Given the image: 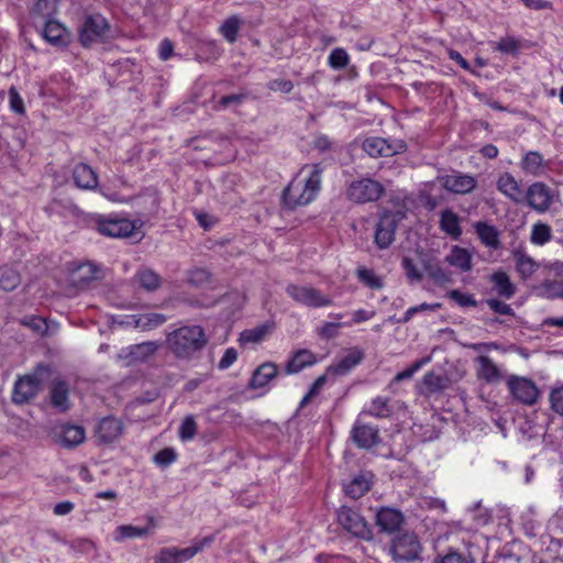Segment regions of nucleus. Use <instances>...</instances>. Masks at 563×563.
<instances>
[{
    "mask_svg": "<svg viewBox=\"0 0 563 563\" xmlns=\"http://www.w3.org/2000/svg\"><path fill=\"white\" fill-rule=\"evenodd\" d=\"M321 173L319 165L302 167L284 188V207L294 208L311 202L320 190Z\"/></svg>",
    "mask_w": 563,
    "mask_h": 563,
    "instance_id": "1",
    "label": "nucleus"
},
{
    "mask_svg": "<svg viewBox=\"0 0 563 563\" xmlns=\"http://www.w3.org/2000/svg\"><path fill=\"white\" fill-rule=\"evenodd\" d=\"M208 344V336L201 325H184L168 333L167 349L179 360H190Z\"/></svg>",
    "mask_w": 563,
    "mask_h": 563,
    "instance_id": "2",
    "label": "nucleus"
},
{
    "mask_svg": "<svg viewBox=\"0 0 563 563\" xmlns=\"http://www.w3.org/2000/svg\"><path fill=\"white\" fill-rule=\"evenodd\" d=\"M406 207L398 206L396 209L383 208L378 212V220L374 232V243L379 250L388 249L396 239V230L399 223L406 219Z\"/></svg>",
    "mask_w": 563,
    "mask_h": 563,
    "instance_id": "3",
    "label": "nucleus"
},
{
    "mask_svg": "<svg viewBox=\"0 0 563 563\" xmlns=\"http://www.w3.org/2000/svg\"><path fill=\"white\" fill-rule=\"evenodd\" d=\"M422 544L415 531L396 533L389 545V554L397 563H409L421 559Z\"/></svg>",
    "mask_w": 563,
    "mask_h": 563,
    "instance_id": "4",
    "label": "nucleus"
},
{
    "mask_svg": "<svg viewBox=\"0 0 563 563\" xmlns=\"http://www.w3.org/2000/svg\"><path fill=\"white\" fill-rule=\"evenodd\" d=\"M111 24L100 13L87 14L78 29V40L84 47L104 43L110 38Z\"/></svg>",
    "mask_w": 563,
    "mask_h": 563,
    "instance_id": "5",
    "label": "nucleus"
},
{
    "mask_svg": "<svg viewBox=\"0 0 563 563\" xmlns=\"http://www.w3.org/2000/svg\"><path fill=\"white\" fill-rule=\"evenodd\" d=\"M384 194V185L371 177L355 179L346 188L347 199L358 205L376 202Z\"/></svg>",
    "mask_w": 563,
    "mask_h": 563,
    "instance_id": "6",
    "label": "nucleus"
},
{
    "mask_svg": "<svg viewBox=\"0 0 563 563\" xmlns=\"http://www.w3.org/2000/svg\"><path fill=\"white\" fill-rule=\"evenodd\" d=\"M46 373V366L37 365L31 374L19 377L13 387L12 401L22 405L35 398Z\"/></svg>",
    "mask_w": 563,
    "mask_h": 563,
    "instance_id": "7",
    "label": "nucleus"
},
{
    "mask_svg": "<svg viewBox=\"0 0 563 563\" xmlns=\"http://www.w3.org/2000/svg\"><path fill=\"white\" fill-rule=\"evenodd\" d=\"M506 386L512 399L525 406H534L541 396L536 383L525 376L510 375L506 380Z\"/></svg>",
    "mask_w": 563,
    "mask_h": 563,
    "instance_id": "8",
    "label": "nucleus"
},
{
    "mask_svg": "<svg viewBox=\"0 0 563 563\" xmlns=\"http://www.w3.org/2000/svg\"><path fill=\"white\" fill-rule=\"evenodd\" d=\"M91 225L100 234L109 238H129L136 230V223L134 221L106 216L93 217L91 219Z\"/></svg>",
    "mask_w": 563,
    "mask_h": 563,
    "instance_id": "9",
    "label": "nucleus"
},
{
    "mask_svg": "<svg viewBox=\"0 0 563 563\" xmlns=\"http://www.w3.org/2000/svg\"><path fill=\"white\" fill-rule=\"evenodd\" d=\"M214 540V536H207L200 540H194L192 544L185 549L178 548H163L157 555V563H183L197 553H199L205 547L210 545Z\"/></svg>",
    "mask_w": 563,
    "mask_h": 563,
    "instance_id": "10",
    "label": "nucleus"
},
{
    "mask_svg": "<svg viewBox=\"0 0 563 563\" xmlns=\"http://www.w3.org/2000/svg\"><path fill=\"white\" fill-rule=\"evenodd\" d=\"M338 521L340 526L354 537L371 540L373 532L366 520L353 509L342 506L338 510Z\"/></svg>",
    "mask_w": 563,
    "mask_h": 563,
    "instance_id": "11",
    "label": "nucleus"
},
{
    "mask_svg": "<svg viewBox=\"0 0 563 563\" xmlns=\"http://www.w3.org/2000/svg\"><path fill=\"white\" fill-rule=\"evenodd\" d=\"M362 147L371 157H391L407 150L406 143L401 140L389 141L378 136L365 139Z\"/></svg>",
    "mask_w": 563,
    "mask_h": 563,
    "instance_id": "12",
    "label": "nucleus"
},
{
    "mask_svg": "<svg viewBox=\"0 0 563 563\" xmlns=\"http://www.w3.org/2000/svg\"><path fill=\"white\" fill-rule=\"evenodd\" d=\"M525 202L528 207L537 212L543 213L548 211L553 202V190L542 181L531 184L525 191Z\"/></svg>",
    "mask_w": 563,
    "mask_h": 563,
    "instance_id": "13",
    "label": "nucleus"
},
{
    "mask_svg": "<svg viewBox=\"0 0 563 563\" xmlns=\"http://www.w3.org/2000/svg\"><path fill=\"white\" fill-rule=\"evenodd\" d=\"M287 292L296 301L312 308L328 307L333 302L331 297L312 287L290 285Z\"/></svg>",
    "mask_w": 563,
    "mask_h": 563,
    "instance_id": "14",
    "label": "nucleus"
},
{
    "mask_svg": "<svg viewBox=\"0 0 563 563\" xmlns=\"http://www.w3.org/2000/svg\"><path fill=\"white\" fill-rule=\"evenodd\" d=\"M351 439L360 449H372L380 442L379 429L358 418L352 427Z\"/></svg>",
    "mask_w": 563,
    "mask_h": 563,
    "instance_id": "15",
    "label": "nucleus"
},
{
    "mask_svg": "<svg viewBox=\"0 0 563 563\" xmlns=\"http://www.w3.org/2000/svg\"><path fill=\"white\" fill-rule=\"evenodd\" d=\"M440 181L444 189L457 195L470 194L477 186L475 177L457 172L442 176Z\"/></svg>",
    "mask_w": 563,
    "mask_h": 563,
    "instance_id": "16",
    "label": "nucleus"
},
{
    "mask_svg": "<svg viewBox=\"0 0 563 563\" xmlns=\"http://www.w3.org/2000/svg\"><path fill=\"white\" fill-rule=\"evenodd\" d=\"M405 523L404 515L394 508L383 507L376 514V525L382 532L398 533Z\"/></svg>",
    "mask_w": 563,
    "mask_h": 563,
    "instance_id": "17",
    "label": "nucleus"
},
{
    "mask_svg": "<svg viewBox=\"0 0 563 563\" xmlns=\"http://www.w3.org/2000/svg\"><path fill=\"white\" fill-rule=\"evenodd\" d=\"M497 189L515 205L525 202V191L517 179L510 173H503L496 181Z\"/></svg>",
    "mask_w": 563,
    "mask_h": 563,
    "instance_id": "18",
    "label": "nucleus"
},
{
    "mask_svg": "<svg viewBox=\"0 0 563 563\" xmlns=\"http://www.w3.org/2000/svg\"><path fill=\"white\" fill-rule=\"evenodd\" d=\"M476 376L487 384H498L503 378V371L487 355H478L475 358Z\"/></svg>",
    "mask_w": 563,
    "mask_h": 563,
    "instance_id": "19",
    "label": "nucleus"
},
{
    "mask_svg": "<svg viewBox=\"0 0 563 563\" xmlns=\"http://www.w3.org/2000/svg\"><path fill=\"white\" fill-rule=\"evenodd\" d=\"M51 406L58 412H66L70 409L69 386L66 380H54L49 388Z\"/></svg>",
    "mask_w": 563,
    "mask_h": 563,
    "instance_id": "20",
    "label": "nucleus"
},
{
    "mask_svg": "<svg viewBox=\"0 0 563 563\" xmlns=\"http://www.w3.org/2000/svg\"><path fill=\"white\" fill-rule=\"evenodd\" d=\"M122 430L123 426L119 419L114 417H106L100 420L96 429V438L98 442L109 444L121 435Z\"/></svg>",
    "mask_w": 563,
    "mask_h": 563,
    "instance_id": "21",
    "label": "nucleus"
},
{
    "mask_svg": "<svg viewBox=\"0 0 563 563\" xmlns=\"http://www.w3.org/2000/svg\"><path fill=\"white\" fill-rule=\"evenodd\" d=\"M421 264L429 278L435 285L442 286L452 282V274L445 271L437 258L421 254Z\"/></svg>",
    "mask_w": 563,
    "mask_h": 563,
    "instance_id": "22",
    "label": "nucleus"
},
{
    "mask_svg": "<svg viewBox=\"0 0 563 563\" xmlns=\"http://www.w3.org/2000/svg\"><path fill=\"white\" fill-rule=\"evenodd\" d=\"M364 358V353L358 349L351 350L346 355L340 358L338 362L331 364L327 368V374L333 376H342L347 374L352 368L358 365Z\"/></svg>",
    "mask_w": 563,
    "mask_h": 563,
    "instance_id": "23",
    "label": "nucleus"
},
{
    "mask_svg": "<svg viewBox=\"0 0 563 563\" xmlns=\"http://www.w3.org/2000/svg\"><path fill=\"white\" fill-rule=\"evenodd\" d=\"M73 180L78 188L84 190H93L98 187L97 173L85 163H79L74 167Z\"/></svg>",
    "mask_w": 563,
    "mask_h": 563,
    "instance_id": "24",
    "label": "nucleus"
},
{
    "mask_svg": "<svg viewBox=\"0 0 563 563\" xmlns=\"http://www.w3.org/2000/svg\"><path fill=\"white\" fill-rule=\"evenodd\" d=\"M277 367L273 363H264L254 372L249 382L251 389H265L268 384L277 376Z\"/></svg>",
    "mask_w": 563,
    "mask_h": 563,
    "instance_id": "25",
    "label": "nucleus"
},
{
    "mask_svg": "<svg viewBox=\"0 0 563 563\" xmlns=\"http://www.w3.org/2000/svg\"><path fill=\"white\" fill-rule=\"evenodd\" d=\"M44 38L55 46H66L68 44V33L66 27L55 20H48L43 30Z\"/></svg>",
    "mask_w": 563,
    "mask_h": 563,
    "instance_id": "26",
    "label": "nucleus"
},
{
    "mask_svg": "<svg viewBox=\"0 0 563 563\" xmlns=\"http://www.w3.org/2000/svg\"><path fill=\"white\" fill-rule=\"evenodd\" d=\"M375 482V475L371 471H360L347 484H344V493H367Z\"/></svg>",
    "mask_w": 563,
    "mask_h": 563,
    "instance_id": "27",
    "label": "nucleus"
},
{
    "mask_svg": "<svg viewBox=\"0 0 563 563\" xmlns=\"http://www.w3.org/2000/svg\"><path fill=\"white\" fill-rule=\"evenodd\" d=\"M161 343L157 341H146L129 347V357L131 362L143 363L156 354L159 350Z\"/></svg>",
    "mask_w": 563,
    "mask_h": 563,
    "instance_id": "28",
    "label": "nucleus"
},
{
    "mask_svg": "<svg viewBox=\"0 0 563 563\" xmlns=\"http://www.w3.org/2000/svg\"><path fill=\"white\" fill-rule=\"evenodd\" d=\"M59 442L65 448H74L85 440V429L80 426L65 424L59 433Z\"/></svg>",
    "mask_w": 563,
    "mask_h": 563,
    "instance_id": "29",
    "label": "nucleus"
},
{
    "mask_svg": "<svg viewBox=\"0 0 563 563\" xmlns=\"http://www.w3.org/2000/svg\"><path fill=\"white\" fill-rule=\"evenodd\" d=\"M440 229L453 240H459L462 234L459 216L451 209L443 210L440 217Z\"/></svg>",
    "mask_w": 563,
    "mask_h": 563,
    "instance_id": "30",
    "label": "nucleus"
},
{
    "mask_svg": "<svg viewBox=\"0 0 563 563\" xmlns=\"http://www.w3.org/2000/svg\"><path fill=\"white\" fill-rule=\"evenodd\" d=\"M445 262L451 266L460 268L462 272L472 269V255L463 247L454 245L450 254L445 257Z\"/></svg>",
    "mask_w": 563,
    "mask_h": 563,
    "instance_id": "31",
    "label": "nucleus"
},
{
    "mask_svg": "<svg viewBox=\"0 0 563 563\" xmlns=\"http://www.w3.org/2000/svg\"><path fill=\"white\" fill-rule=\"evenodd\" d=\"M494 290L501 297L511 298L516 292V286L511 283L507 273L503 271L495 272L490 276Z\"/></svg>",
    "mask_w": 563,
    "mask_h": 563,
    "instance_id": "32",
    "label": "nucleus"
},
{
    "mask_svg": "<svg viewBox=\"0 0 563 563\" xmlns=\"http://www.w3.org/2000/svg\"><path fill=\"white\" fill-rule=\"evenodd\" d=\"M474 227L483 244L492 249L499 247V232L494 225L486 222H477Z\"/></svg>",
    "mask_w": 563,
    "mask_h": 563,
    "instance_id": "33",
    "label": "nucleus"
},
{
    "mask_svg": "<svg viewBox=\"0 0 563 563\" xmlns=\"http://www.w3.org/2000/svg\"><path fill=\"white\" fill-rule=\"evenodd\" d=\"M512 256L516 262V268L522 278L530 277L538 268L537 262L527 255L523 250L517 249L512 251Z\"/></svg>",
    "mask_w": 563,
    "mask_h": 563,
    "instance_id": "34",
    "label": "nucleus"
},
{
    "mask_svg": "<svg viewBox=\"0 0 563 563\" xmlns=\"http://www.w3.org/2000/svg\"><path fill=\"white\" fill-rule=\"evenodd\" d=\"M222 49L214 41H202L198 44L195 59L198 62H212L218 59Z\"/></svg>",
    "mask_w": 563,
    "mask_h": 563,
    "instance_id": "35",
    "label": "nucleus"
},
{
    "mask_svg": "<svg viewBox=\"0 0 563 563\" xmlns=\"http://www.w3.org/2000/svg\"><path fill=\"white\" fill-rule=\"evenodd\" d=\"M317 362L316 355L308 350H300L287 363L288 373H298L306 366L313 365Z\"/></svg>",
    "mask_w": 563,
    "mask_h": 563,
    "instance_id": "36",
    "label": "nucleus"
},
{
    "mask_svg": "<svg viewBox=\"0 0 563 563\" xmlns=\"http://www.w3.org/2000/svg\"><path fill=\"white\" fill-rule=\"evenodd\" d=\"M520 166L526 174L538 176L542 173L543 157L539 152L530 151L522 157Z\"/></svg>",
    "mask_w": 563,
    "mask_h": 563,
    "instance_id": "37",
    "label": "nucleus"
},
{
    "mask_svg": "<svg viewBox=\"0 0 563 563\" xmlns=\"http://www.w3.org/2000/svg\"><path fill=\"white\" fill-rule=\"evenodd\" d=\"M135 280L140 287L153 291L161 285V277L150 268H142L135 274Z\"/></svg>",
    "mask_w": 563,
    "mask_h": 563,
    "instance_id": "38",
    "label": "nucleus"
},
{
    "mask_svg": "<svg viewBox=\"0 0 563 563\" xmlns=\"http://www.w3.org/2000/svg\"><path fill=\"white\" fill-rule=\"evenodd\" d=\"M423 386L429 394L444 390L449 385V379L434 372H429L423 376Z\"/></svg>",
    "mask_w": 563,
    "mask_h": 563,
    "instance_id": "39",
    "label": "nucleus"
},
{
    "mask_svg": "<svg viewBox=\"0 0 563 563\" xmlns=\"http://www.w3.org/2000/svg\"><path fill=\"white\" fill-rule=\"evenodd\" d=\"M391 413V407L389 406V399L384 397H376L373 399L369 408L364 410L361 415H368L376 418H387Z\"/></svg>",
    "mask_w": 563,
    "mask_h": 563,
    "instance_id": "40",
    "label": "nucleus"
},
{
    "mask_svg": "<svg viewBox=\"0 0 563 563\" xmlns=\"http://www.w3.org/2000/svg\"><path fill=\"white\" fill-rule=\"evenodd\" d=\"M539 289L548 299L563 298V279H545Z\"/></svg>",
    "mask_w": 563,
    "mask_h": 563,
    "instance_id": "41",
    "label": "nucleus"
},
{
    "mask_svg": "<svg viewBox=\"0 0 563 563\" xmlns=\"http://www.w3.org/2000/svg\"><path fill=\"white\" fill-rule=\"evenodd\" d=\"M241 24V20L238 16L232 15L222 23L220 26V32L229 43H234L236 41Z\"/></svg>",
    "mask_w": 563,
    "mask_h": 563,
    "instance_id": "42",
    "label": "nucleus"
},
{
    "mask_svg": "<svg viewBox=\"0 0 563 563\" xmlns=\"http://www.w3.org/2000/svg\"><path fill=\"white\" fill-rule=\"evenodd\" d=\"M150 532V528H139L131 525L119 526L115 529V541H122L124 539H134L146 536Z\"/></svg>",
    "mask_w": 563,
    "mask_h": 563,
    "instance_id": "43",
    "label": "nucleus"
},
{
    "mask_svg": "<svg viewBox=\"0 0 563 563\" xmlns=\"http://www.w3.org/2000/svg\"><path fill=\"white\" fill-rule=\"evenodd\" d=\"M552 239V231L550 225L545 223H536L532 227L530 241L534 245H544L545 243L550 242Z\"/></svg>",
    "mask_w": 563,
    "mask_h": 563,
    "instance_id": "44",
    "label": "nucleus"
},
{
    "mask_svg": "<svg viewBox=\"0 0 563 563\" xmlns=\"http://www.w3.org/2000/svg\"><path fill=\"white\" fill-rule=\"evenodd\" d=\"M246 98L247 93L244 92L223 96L217 101L213 109L221 111L229 108H238L246 100Z\"/></svg>",
    "mask_w": 563,
    "mask_h": 563,
    "instance_id": "45",
    "label": "nucleus"
},
{
    "mask_svg": "<svg viewBox=\"0 0 563 563\" xmlns=\"http://www.w3.org/2000/svg\"><path fill=\"white\" fill-rule=\"evenodd\" d=\"M166 321V317L161 313H146L140 316L135 321V325L142 330H152L162 325Z\"/></svg>",
    "mask_w": 563,
    "mask_h": 563,
    "instance_id": "46",
    "label": "nucleus"
},
{
    "mask_svg": "<svg viewBox=\"0 0 563 563\" xmlns=\"http://www.w3.org/2000/svg\"><path fill=\"white\" fill-rule=\"evenodd\" d=\"M211 273L201 267H195L188 271V283L196 286L202 287L211 283Z\"/></svg>",
    "mask_w": 563,
    "mask_h": 563,
    "instance_id": "47",
    "label": "nucleus"
},
{
    "mask_svg": "<svg viewBox=\"0 0 563 563\" xmlns=\"http://www.w3.org/2000/svg\"><path fill=\"white\" fill-rule=\"evenodd\" d=\"M20 284V275L16 271L5 268L0 276V287L5 291H12Z\"/></svg>",
    "mask_w": 563,
    "mask_h": 563,
    "instance_id": "48",
    "label": "nucleus"
},
{
    "mask_svg": "<svg viewBox=\"0 0 563 563\" xmlns=\"http://www.w3.org/2000/svg\"><path fill=\"white\" fill-rule=\"evenodd\" d=\"M266 332H267V328L264 325L256 327L253 329H247V330H244L240 334L239 341L241 344L258 343L264 339Z\"/></svg>",
    "mask_w": 563,
    "mask_h": 563,
    "instance_id": "49",
    "label": "nucleus"
},
{
    "mask_svg": "<svg viewBox=\"0 0 563 563\" xmlns=\"http://www.w3.org/2000/svg\"><path fill=\"white\" fill-rule=\"evenodd\" d=\"M356 274L358 279L369 288L379 289L383 287L382 279L373 271L358 268Z\"/></svg>",
    "mask_w": 563,
    "mask_h": 563,
    "instance_id": "50",
    "label": "nucleus"
},
{
    "mask_svg": "<svg viewBox=\"0 0 563 563\" xmlns=\"http://www.w3.org/2000/svg\"><path fill=\"white\" fill-rule=\"evenodd\" d=\"M179 438L183 441H189L195 438L197 433V423L194 416H187L179 427Z\"/></svg>",
    "mask_w": 563,
    "mask_h": 563,
    "instance_id": "51",
    "label": "nucleus"
},
{
    "mask_svg": "<svg viewBox=\"0 0 563 563\" xmlns=\"http://www.w3.org/2000/svg\"><path fill=\"white\" fill-rule=\"evenodd\" d=\"M350 63L349 54L344 48H334L329 56V65L334 69H342Z\"/></svg>",
    "mask_w": 563,
    "mask_h": 563,
    "instance_id": "52",
    "label": "nucleus"
},
{
    "mask_svg": "<svg viewBox=\"0 0 563 563\" xmlns=\"http://www.w3.org/2000/svg\"><path fill=\"white\" fill-rule=\"evenodd\" d=\"M549 401L550 408L559 416H563V384L551 389Z\"/></svg>",
    "mask_w": 563,
    "mask_h": 563,
    "instance_id": "53",
    "label": "nucleus"
},
{
    "mask_svg": "<svg viewBox=\"0 0 563 563\" xmlns=\"http://www.w3.org/2000/svg\"><path fill=\"white\" fill-rule=\"evenodd\" d=\"M401 266L405 271L406 277L410 282H420L422 279V273L419 271L417 265L413 263V260H411L410 257H402Z\"/></svg>",
    "mask_w": 563,
    "mask_h": 563,
    "instance_id": "54",
    "label": "nucleus"
},
{
    "mask_svg": "<svg viewBox=\"0 0 563 563\" xmlns=\"http://www.w3.org/2000/svg\"><path fill=\"white\" fill-rule=\"evenodd\" d=\"M448 297L454 300L461 307H475L477 301L470 294H464L459 289H453L448 294Z\"/></svg>",
    "mask_w": 563,
    "mask_h": 563,
    "instance_id": "55",
    "label": "nucleus"
},
{
    "mask_svg": "<svg viewBox=\"0 0 563 563\" xmlns=\"http://www.w3.org/2000/svg\"><path fill=\"white\" fill-rule=\"evenodd\" d=\"M438 563H473V560L468 554L451 549L439 560Z\"/></svg>",
    "mask_w": 563,
    "mask_h": 563,
    "instance_id": "56",
    "label": "nucleus"
},
{
    "mask_svg": "<svg viewBox=\"0 0 563 563\" xmlns=\"http://www.w3.org/2000/svg\"><path fill=\"white\" fill-rule=\"evenodd\" d=\"M328 375H329V374H327V373H325L324 375L319 376V377L314 380V383L311 385V387H310L309 391H308V393L303 396V398L301 399V401H300V407L306 406V405L310 401V399H311L312 397H314L316 395H318V394H319V391L321 390V388L324 386V384H325V382H327V376H328Z\"/></svg>",
    "mask_w": 563,
    "mask_h": 563,
    "instance_id": "57",
    "label": "nucleus"
},
{
    "mask_svg": "<svg viewBox=\"0 0 563 563\" xmlns=\"http://www.w3.org/2000/svg\"><path fill=\"white\" fill-rule=\"evenodd\" d=\"M176 457H177V454L174 451V449L165 448V449L158 451L154 455V461L156 464H158L161 466H168L176 460Z\"/></svg>",
    "mask_w": 563,
    "mask_h": 563,
    "instance_id": "58",
    "label": "nucleus"
},
{
    "mask_svg": "<svg viewBox=\"0 0 563 563\" xmlns=\"http://www.w3.org/2000/svg\"><path fill=\"white\" fill-rule=\"evenodd\" d=\"M10 108L13 112L23 114L25 112L24 102L15 87L9 89Z\"/></svg>",
    "mask_w": 563,
    "mask_h": 563,
    "instance_id": "59",
    "label": "nucleus"
},
{
    "mask_svg": "<svg viewBox=\"0 0 563 563\" xmlns=\"http://www.w3.org/2000/svg\"><path fill=\"white\" fill-rule=\"evenodd\" d=\"M486 303L495 313L511 317L515 316L514 309L508 303L503 302L498 299H487Z\"/></svg>",
    "mask_w": 563,
    "mask_h": 563,
    "instance_id": "60",
    "label": "nucleus"
},
{
    "mask_svg": "<svg viewBox=\"0 0 563 563\" xmlns=\"http://www.w3.org/2000/svg\"><path fill=\"white\" fill-rule=\"evenodd\" d=\"M494 48L501 53L514 54L518 49V42L512 37H503L495 44Z\"/></svg>",
    "mask_w": 563,
    "mask_h": 563,
    "instance_id": "61",
    "label": "nucleus"
},
{
    "mask_svg": "<svg viewBox=\"0 0 563 563\" xmlns=\"http://www.w3.org/2000/svg\"><path fill=\"white\" fill-rule=\"evenodd\" d=\"M341 323L339 322H325L318 329V334L323 339H333L339 334Z\"/></svg>",
    "mask_w": 563,
    "mask_h": 563,
    "instance_id": "62",
    "label": "nucleus"
},
{
    "mask_svg": "<svg viewBox=\"0 0 563 563\" xmlns=\"http://www.w3.org/2000/svg\"><path fill=\"white\" fill-rule=\"evenodd\" d=\"M424 363V360H420L415 362L410 367L406 368L402 372H399L393 379L394 383H399L405 379H410L413 374L420 368V366Z\"/></svg>",
    "mask_w": 563,
    "mask_h": 563,
    "instance_id": "63",
    "label": "nucleus"
},
{
    "mask_svg": "<svg viewBox=\"0 0 563 563\" xmlns=\"http://www.w3.org/2000/svg\"><path fill=\"white\" fill-rule=\"evenodd\" d=\"M238 358V352L234 347H229L224 351L223 356L219 361L218 367L220 369L229 368Z\"/></svg>",
    "mask_w": 563,
    "mask_h": 563,
    "instance_id": "64",
    "label": "nucleus"
}]
</instances>
